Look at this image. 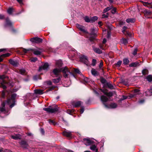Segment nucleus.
<instances>
[{
	"mask_svg": "<svg viewBox=\"0 0 152 152\" xmlns=\"http://www.w3.org/2000/svg\"><path fill=\"white\" fill-rule=\"evenodd\" d=\"M144 101H145L144 100L142 99V100H140L139 101V103L140 104H142V103H143L144 102Z\"/></svg>",
	"mask_w": 152,
	"mask_h": 152,
	"instance_id": "obj_57",
	"label": "nucleus"
},
{
	"mask_svg": "<svg viewBox=\"0 0 152 152\" xmlns=\"http://www.w3.org/2000/svg\"><path fill=\"white\" fill-rule=\"evenodd\" d=\"M123 61V63L125 65L127 64L129 62V61L128 58L124 59Z\"/></svg>",
	"mask_w": 152,
	"mask_h": 152,
	"instance_id": "obj_32",
	"label": "nucleus"
},
{
	"mask_svg": "<svg viewBox=\"0 0 152 152\" xmlns=\"http://www.w3.org/2000/svg\"><path fill=\"white\" fill-rule=\"evenodd\" d=\"M107 15H105V14H103L102 15V17L103 18H106L107 17Z\"/></svg>",
	"mask_w": 152,
	"mask_h": 152,
	"instance_id": "obj_60",
	"label": "nucleus"
},
{
	"mask_svg": "<svg viewBox=\"0 0 152 152\" xmlns=\"http://www.w3.org/2000/svg\"><path fill=\"white\" fill-rule=\"evenodd\" d=\"M62 63L61 61H58L56 62V66L57 67H60L62 65Z\"/></svg>",
	"mask_w": 152,
	"mask_h": 152,
	"instance_id": "obj_19",
	"label": "nucleus"
},
{
	"mask_svg": "<svg viewBox=\"0 0 152 152\" xmlns=\"http://www.w3.org/2000/svg\"><path fill=\"white\" fill-rule=\"evenodd\" d=\"M4 18V15L0 14V19H3Z\"/></svg>",
	"mask_w": 152,
	"mask_h": 152,
	"instance_id": "obj_59",
	"label": "nucleus"
},
{
	"mask_svg": "<svg viewBox=\"0 0 152 152\" xmlns=\"http://www.w3.org/2000/svg\"><path fill=\"white\" fill-rule=\"evenodd\" d=\"M5 78V76L4 75H0V79H4Z\"/></svg>",
	"mask_w": 152,
	"mask_h": 152,
	"instance_id": "obj_56",
	"label": "nucleus"
},
{
	"mask_svg": "<svg viewBox=\"0 0 152 152\" xmlns=\"http://www.w3.org/2000/svg\"><path fill=\"white\" fill-rule=\"evenodd\" d=\"M122 63V61H118L116 64V65L119 66Z\"/></svg>",
	"mask_w": 152,
	"mask_h": 152,
	"instance_id": "obj_46",
	"label": "nucleus"
},
{
	"mask_svg": "<svg viewBox=\"0 0 152 152\" xmlns=\"http://www.w3.org/2000/svg\"><path fill=\"white\" fill-rule=\"evenodd\" d=\"M134 92L135 93V94H131L130 96V97H134V96L136 94H139V90L138 89H135L134 90Z\"/></svg>",
	"mask_w": 152,
	"mask_h": 152,
	"instance_id": "obj_18",
	"label": "nucleus"
},
{
	"mask_svg": "<svg viewBox=\"0 0 152 152\" xmlns=\"http://www.w3.org/2000/svg\"><path fill=\"white\" fill-rule=\"evenodd\" d=\"M103 65V63L102 62H101L99 65V67L100 69H101L102 66Z\"/></svg>",
	"mask_w": 152,
	"mask_h": 152,
	"instance_id": "obj_53",
	"label": "nucleus"
},
{
	"mask_svg": "<svg viewBox=\"0 0 152 152\" xmlns=\"http://www.w3.org/2000/svg\"><path fill=\"white\" fill-rule=\"evenodd\" d=\"M6 82H5L4 80H3V81L1 82V84L2 87L4 89L6 88V86L5 85V84L6 83Z\"/></svg>",
	"mask_w": 152,
	"mask_h": 152,
	"instance_id": "obj_28",
	"label": "nucleus"
},
{
	"mask_svg": "<svg viewBox=\"0 0 152 152\" xmlns=\"http://www.w3.org/2000/svg\"><path fill=\"white\" fill-rule=\"evenodd\" d=\"M93 50L94 52L98 54H101L102 53V51L98 48L93 47Z\"/></svg>",
	"mask_w": 152,
	"mask_h": 152,
	"instance_id": "obj_9",
	"label": "nucleus"
},
{
	"mask_svg": "<svg viewBox=\"0 0 152 152\" xmlns=\"http://www.w3.org/2000/svg\"><path fill=\"white\" fill-rule=\"evenodd\" d=\"M110 8L109 7H107L105 8L104 10V12H105L108 11L110 10Z\"/></svg>",
	"mask_w": 152,
	"mask_h": 152,
	"instance_id": "obj_45",
	"label": "nucleus"
},
{
	"mask_svg": "<svg viewBox=\"0 0 152 152\" xmlns=\"http://www.w3.org/2000/svg\"><path fill=\"white\" fill-rule=\"evenodd\" d=\"M121 42L122 43L124 44H126L128 43V41L126 39L123 38L121 40Z\"/></svg>",
	"mask_w": 152,
	"mask_h": 152,
	"instance_id": "obj_31",
	"label": "nucleus"
},
{
	"mask_svg": "<svg viewBox=\"0 0 152 152\" xmlns=\"http://www.w3.org/2000/svg\"><path fill=\"white\" fill-rule=\"evenodd\" d=\"M76 26L77 28L79 29L80 31L85 33H87L86 31L85 30V27L81 25L77 24H76Z\"/></svg>",
	"mask_w": 152,
	"mask_h": 152,
	"instance_id": "obj_7",
	"label": "nucleus"
},
{
	"mask_svg": "<svg viewBox=\"0 0 152 152\" xmlns=\"http://www.w3.org/2000/svg\"><path fill=\"white\" fill-rule=\"evenodd\" d=\"M101 100L103 102H107L108 100V98L102 95L101 96Z\"/></svg>",
	"mask_w": 152,
	"mask_h": 152,
	"instance_id": "obj_16",
	"label": "nucleus"
},
{
	"mask_svg": "<svg viewBox=\"0 0 152 152\" xmlns=\"http://www.w3.org/2000/svg\"><path fill=\"white\" fill-rule=\"evenodd\" d=\"M61 72H62L64 74V76L65 78L69 77L70 76L73 75V74L70 72V71L66 67L58 69L56 68L53 70L54 74L56 75H58Z\"/></svg>",
	"mask_w": 152,
	"mask_h": 152,
	"instance_id": "obj_1",
	"label": "nucleus"
},
{
	"mask_svg": "<svg viewBox=\"0 0 152 152\" xmlns=\"http://www.w3.org/2000/svg\"><path fill=\"white\" fill-rule=\"evenodd\" d=\"M10 54L9 53H7L6 54H3L0 56V62L2 61L3 60V58H5L8 57L10 56Z\"/></svg>",
	"mask_w": 152,
	"mask_h": 152,
	"instance_id": "obj_11",
	"label": "nucleus"
},
{
	"mask_svg": "<svg viewBox=\"0 0 152 152\" xmlns=\"http://www.w3.org/2000/svg\"><path fill=\"white\" fill-rule=\"evenodd\" d=\"M46 83H47V84L48 85H50L52 84V82L51 81H48L46 82Z\"/></svg>",
	"mask_w": 152,
	"mask_h": 152,
	"instance_id": "obj_54",
	"label": "nucleus"
},
{
	"mask_svg": "<svg viewBox=\"0 0 152 152\" xmlns=\"http://www.w3.org/2000/svg\"><path fill=\"white\" fill-rule=\"evenodd\" d=\"M117 106L116 104L115 103H112L110 104V107L112 108H116Z\"/></svg>",
	"mask_w": 152,
	"mask_h": 152,
	"instance_id": "obj_29",
	"label": "nucleus"
},
{
	"mask_svg": "<svg viewBox=\"0 0 152 152\" xmlns=\"http://www.w3.org/2000/svg\"><path fill=\"white\" fill-rule=\"evenodd\" d=\"M113 95V93L111 92H107V94H106V95L109 96H111Z\"/></svg>",
	"mask_w": 152,
	"mask_h": 152,
	"instance_id": "obj_42",
	"label": "nucleus"
},
{
	"mask_svg": "<svg viewBox=\"0 0 152 152\" xmlns=\"http://www.w3.org/2000/svg\"><path fill=\"white\" fill-rule=\"evenodd\" d=\"M41 132L42 134H44V129H40Z\"/></svg>",
	"mask_w": 152,
	"mask_h": 152,
	"instance_id": "obj_62",
	"label": "nucleus"
},
{
	"mask_svg": "<svg viewBox=\"0 0 152 152\" xmlns=\"http://www.w3.org/2000/svg\"><path fill=\"white\" fill-rule=\"evenodd\" d=\"M16 96V94H12L11 98L8 99L7 102V103L8 104H11L10 106L11 108H12L15 105V99Z\"/></svg>",
	"mask_w": 152,
	"mask_h": 152,
	"instance_id": "obj_3",
	"label": "nucleus"
},
{
	"mask_svg": "<svg viewBox=\"0 0 152 152\" xmlns=\"http://www.w3.org/2000/svg\"><path fill=\"white\" fill-rule=\"evenodd\" d=\"M142 72L143 75H146L147 74V70L146 69H144L142 71Z\"/></svg>",
	"mask_w": 152,
	"mask_h": 152,
	"instance_id": "obj_41",
	"label": "nucleus"
},
{
	"mask_svg": "<svg viewBox=\"0 0 152 152\" xmlns=\"http://www.w3.org/2000/svg\"><path fill=\"white\" fill-rule=\"evenodd\" d=\"M147 79L149 82L152 81V76L149 75L147 77Z\"/></svg>",
	"mask_w": 152,
	"mask_h": 152,
	"instance_id": "obj_34",
	"label": "nucleus"
},
{
	"mask_svg": "<svg viewBox=\"0 0 152 152\" xmlns=\"http://www.w3.org/2000/svg\"><path fill=\"white\" fill-rule=\"evenodd\" d=\"M30 41L34 43H38L42 42V39L39 37H34L31 38Z\"/></svg>",
	"mask_w": 152,
	"mask_h": 152,
	"instance_id": "obj_5",
	"label": "nucleus"
},
{
	"mask_svg": "<svg viewBox=\"0 0 152 152\" xmlns=\"http://www.w3.org/2000/svg\"><path fill=\"white\" fill-rule=\"evenodd\" d=\"M106 42V39H103V41H102V43L103 44H105V43Z\"/></svg>",
	"mask_w": 152,
	"mask_h": 152,
	"instance_id": "obj_61",
	"label": "nucleus"
},
{
	"mask_svg": "<svg viewBox=\"0 0 152 152\" xmlns=\"http://www.w3.org/2000/svg\"><path fill=\"white\" fill-rule=\"evenodd\" d=\"M82 104L80 101H78L77 102H74L72 104L75 107H77L80 106Z\"/></svg>",
	"mask_w": 152,
	"mask_h": 152,
	"instance_id": "obj_10",
	"label": "nucleus"
},
{
	"mask_svg": "<svg viewBox=\"0 0 152 152\" xmlns=\"http://www.w3.org/2000/svg\"><path fill=\"white\" fill-rule=\"evenodd\" d=\"M6 26H11L12 24V23L9 20V19L8 18L6 19Z\"/></svg>",
	"mask_w": 152,
	"mask_h": 152,
	"instance_id": "obj_26",
	"label": "nucleus"
},
{
	"mask_svg": "<svg viewBox=\"0 0 152 152\" xmlns=\"http://www.w3.org/2000/svg\"><path fill=\"white\" fill-rule=\"evenodd\" d=\"M98 18L96 16H94L91 18V22H94L95 20H97Z\"/></svg>",
	"mask_w": 152,
	"mask_h": 152,
	"instance_id": "obj_33",
	"label": "nucleus"
},
{
	"mask_svg": "<svg viewBox=\"0 0 152 152\" xmlns=\"http://www.w3.org/2000/svg\"><path fill=\"white\" fill-rule=\"evenodd\" d=\"M139 65V63L137 62H132L129 65L130 67H135Z\"/></svg>",
	"mask_w": 152,
	"mask_h": 152,
	"instance_id": "obj_22",
	"label": "nucleus"
},
{
	"mask_svg": "<svg viewBox=\"0 0 152 152\" xmlns=\"http://www.w3.org/2000/svg\"><path fill=\"white\" fill-rule=\"evenodd\" d=\"M11 137L14 140H18L21 138V136L20 134H17L12 136Z\"/></svg>",
	"mask_w": 152,
	"mask_h": 152,
	"instance_id": "obj_15",
	"label": "nucleus"
},
{
	"mask_svg": "<svg viewBox=\"0 0 152 152\" xmlns=\"http://www.w3.org/2000/svg\"><path fill=\"white\" fill-rule=\"evenodd\" d=\"M18 1L20 4H22V0H17Z\"/></svg>",
	"mask_w": 152,
	"mask_h": 152,
	"instance_id": "obj_63",
	"label": "nucleus"
},
{
	"mask_svg": "<svg viewBox=\"0 0 152 152\" xmlns=\"http://www.w3.org/2000/svg\"><path fill=\"white\" fill-rule=\"evenodd\" d=\"M116 12V10L115 8H113L112 11H111V12L113 14H114L115 13V12Z\"/></svg>",
	"mask_w": 152,
	"mask_h": 152,
	"instance_id": "obj_47",
	"label": "nucleus"
},
{
	"mask_svg": "<svg viewBox=\"0 0 152 152\" xmlns=\"http://www.w3.org/2000/svg\"><path fill=\"white\" fill-rule=\"evenodd\" d=\"M84 143L86 145H89L93 144L94 142L89 139H83Z\"/></svg>",
	"mask_w": 152,
	"mask_h": 152,
	"instance_id": "obj_6",
	"label": "nucleus"
},
{
	"mask_svg": "<svg viewBox=\"0 0 152 152\" xmlns=\"http://www.w3.org/2000/svg\"><path fill=\"white\" fill-rule=\"evenodd\" d=\"M84 81L86 83L88 82V79L87 78L84 77Z\"/></svg>",
	"mask_w": 152,
	"mask_h": 152,
	"instance_id": "obj_58",
	"label": "nucleus"
},
{
	"mask_svg": "<svg viewBox=\"0 0 152 152\" xmlns=\"http://www.w3.org/2000/svg\"><path fill=\"white\" fill-rule=\"evenodd\" d=\"M63 134L64 136L69 137H71L72 135L71 132H68L66 131L64 132H63Z\"/></svg>",
	"mask_w": 152,
	"mask_h": 152,
	"instance_id": "obj_13",
	"label": "nucleus"
},
{
	"mask_svg": "<svg viewBox=\"0 0 152 152\" xmlns=\"http://www.w3.org/2000/svg\"><path fill=\"white\" fill-rule=\"evenodd\" d=\"M107 86L108 87L111 89H113L114 88L113 86L111 84H108Z\"/></svg>",
	"mask_w": 152,
	"mask_h": 152,
	"instance_id": "obj_40",
	"label": "nucleus"
},
{
	"mask_svg": "<svg viewBox=\"0 0 152 152\" xmlns=\"http://www.w3.org/2000/svg\"><path fill=\"white\" fill-rule=\"evenodd\" d=\"M96 60L95 59H93L92 61V65L94 66L96 63Z\"/></svg>",
	"mask_w": 152,
	"mask_h": 152,
	"instance_id": "obj_44",
	"label": "nucleus"
},
{
	"mask_svg": "<svg viewBox=\"0 0 152 152\" xmlns=\"http://www.w3.org/2000/svg\"><path fill=\"white\" fill-rule=\"evenodd\" d=\"M12 12V8H9L7 10V12L8 14H11Z\"/></svg>",
	"mask_w": 152,
	"mask_h": 152,
	"instance_id": "obj_38",
	"label": "nucleus"
},
{
	"mask_svg": "<svg viewBox=\"0 0 152 152\" xmlns=\"http://www.w3.org/2000/svg\"><path fill=\"white\" fill-rule=\"evenodd\" d=\"M99 46L101 49L103 50H105L106 48V45L104 44H103V43L100 44L99 45Z\"/></svg>",
	"mask_w": 152,
	"mask_h": 152,
	"instance_id": "obj_25",
	"label": "nucleus"
},
{
	"mask_svg": "<svg viewBox=\"0 0 152 152\" xmlns=\"http://www.w3.org/2000/svg\"><path fill=\"white\" fill-rule=\"evenodd\" d=\"M82 60L83 61V62H84L85 63H87L88 61V60L87 57L85 56H83L81 57Z\"/></svg>",
	"mask_w": 152,
	"mask_h": 152,
	"instance_id": "obj_21",
	"label": "nucleus"
},
{
	"mask_svg": "<svg viewBox=\"0 0 152 152\" xmlns=\"http://www.w3.org/2000/svg\"><path fill=\"white\" fill-rule=\"evenodd\" d=\"M31 50L33 53L34 54L36 55H41V53L44 50L42 48H37L35 49H26L23 48V51L25 53H26L28 51Z\"/></svg>",
	"mask_w": 152,
	"mask_h": 152,
	"instance_id": "obj_2",
	"label": "nucleus"
},
{
	"mask_svg": "<svg viewBox=\"0 0 152 152\" xmlns=\"http://www.w3.org/2000/svg\"><path fill=\"white\" fill-rule=\"evenodd\" d=\"M84 108L83 107H82V108L80 110V112L81 113H83L84 111Z\"/></svg>",
	"mask_w": 152,
	"mask_h": 152,
	"instance_id": "obj_52",
	"label": "nucleus"
},
{
	"mask_svg": "<svg viewBox=\"0 0 152 152\" xmlns=\"http://www.w3.org/2000/svg\"><path fill=\"white\" fill-rule=\"evenodd\" d=\"M19 72L22 75L24 74L25 73V70L23 69L20 70Z\"/></svg>",
	"mask_w": 152,
	"mask_h": 152,
	"instance_id": "obj_37",
	"label": "nucleus"
},
{
	"mask_svg": "<svg viewBox=\"0 0 152 152\" xmlns=\"http://www.w3.org/2000/svg\"><path fill=\"white\" fill-rule=\"evenodd\" d=\"M84 19L85 21L87 22H91V18H89L87 16H86L84 17Z\"/></svg>",
	"mask_w": 152,
	"mask_h": 152,
	"instance_id": "obj_30",
	"label": "nucleus"
},
{
	"mask_svg": "<svg viewBox=\"0 0 152 152\" xmlns=\"http://www.w3.org/2000/svg\"><path fill=\"white\" fill-rule=\"evenodd\" d=\"M58 107L56 105L55 106V107L53 108H51V106H49V107L47 108H44L43 110L49 113H54L58 110Z\"/></svg>",
	"mask_w": 152,
	"mask_h": 152,
	"instance_id": "obj_4",
	"label": "nucleus"
},
{
	"mask_svg": "<svg viewBox=\"0 0 152 152\" xmlns=\"http://www.w3.org/2000/svg\"><path fill=\"white\" fill-rule=\"evenodd\" d=\"M126 21L128 23H133L135 21V19L134 18H128L126 20Z\"/></svg>",
	"mask_w": 152,
	"mask_h": 152,
	"instance_id": "obj_24",
	"label": "nucleus"
},
{
	"mask_svg": "<svg viewBox=\"0 0 152 152\" xmlns=\"http://www.w3.org/2000/svg\"><path fill=\"white\" fill-rule=\"evenodd\" d=\"M30 60L31 62H35L37 60V58L36 57H33L31 58Z\"/></svg>",
	"mask_w": 152,
	"mask_h": 152,
	"instance_id": "obj_36",
	"label": "nucleus"
},
{
	"mask_svg": "<svg viewBox=\"0 0 152 152\" xmlns=\"http://www.w3.org/2000/svg\"><path fill=\"white\" fill-rule=\"evenodd\" d=\"M91 73L92 75L95 76L97 75V72L94 69H92Z\"/></svg>",
	"mask_w": 152,
	"mask_h": 152,
	"instance_id": "obj_35",
	"label": "nucleus"
},
{
	"mask_svg": "<svg viewBox=\"0 0 152 152\" xmlns=\"http://www.w3.org/2000/svg\"><path fill=\"white\" fill-rule=\"evenodd\" d=\"M90 148L93 151H97V149L96 148V146L94 145H91L90 146Z\"/></svg>",
	"mask_w": 152,
	"mask_h": 152,
	"instance_id": "obj_27",
	"label": "nucleus"
},
{
	"mask_svg": "<svg viewBox=\"0 0 152 152\" xmlns=\"http://www.w3.org/2000/svg\"><path fill=\"white\" fill-rule=\"evenodd\" d=\"M74 71L77 73H80V71L79 70L77 69H75Z\"/></svg>",
	"mask_w": 152,
	"mask_h": 152,
	"instance_id": "obj_50",
	"label": "nucleus"
},
{
	"mask_svg": "<svg viewBox=\"0 0 152 152\" xmlns=\"http://www.w3.org/2000/svg\"><path fill=\"white\" fill-rule=\"evenodd\" d=\"M48 63H45L43 66H42L39 67V70L40 71L41 70L43 69L44 70H46L47 69L48 67Z\"/></svg>",
	"mask_w": 152,
	"mask_h": 152,
	"instance_id": "obj_12",
	"label": "nucleus"
},
{
	"mask_svg": "<svg viewBox=\"0 0 152 152\" xmlns=\"http://www.w3.org/2000/svg\"><path fill=\"white\" fill-rule=\"evenodd\" d=\"M127 28V27L126 26H124L123 28V30H122V32L123 33H124L126 30V29Z\"/></svg>",
	"mask_w": 152,
	"mask_h": 152,
	"instance_id": "obj_55",
	"label": "nucleus"
},
{
	"mask_svg": "<svg viewBox=\"0 0 152 152\" xmlns=\"http://www.w3.org/2000/svg\"><path fill=\"white\" fill-rule=\"evenodd\" d=\"M110 34H111V33H110V31H107V38H109L110 37Z\"/></svg>",
	"mask_w": 152,
	"mask_h": 152,
	"instance_id": "obj_51",
	"label": "nucleus"
},
{
	"mask_svg": "<svg viewBox=\"0 0 152 152\" xmlns=\"http://www.w3.org/2000/svg\"><path fill=\"white\" fill-rule=\"evenodd\" d=\"M137 49H135L133 53V54L134 56L135 55L137 54Z\"/></svg>",
	"mask_w": 152,
	"mask_h": 152,
	"instance_id": "obj_49",
	"label": "nucleus"
},
{
	"mask_svg": "<svg viewBox=\"0 0 152 152\" xmlns=\"http://www.w3.org/2000/svg\"><path fill=\"white\" fill-rule=\"evenodd\" d=\"M5 94L4 91H3L1 93V96L3 98H4L5 97Z\"/></svg>",
	"mask_w": 152,
	"mask_h": 152,
	"instance_id": "obj_48",
	"label": "nucleus"
},
{
	"mask_svg": "<svg viewBox=\"0 0 152 152\" xmlns=\"http://www.w3.org/2000/svg\"><path fill=\"white\" fill-rule=\"evenodd\" d=\"M61 78L59 77L58 78L53 79L52 80L53 82L55 83H57L60 81Z\"/></svg>",
	"mask_w": 152,
	"mask_h": 152,
	"instance_id": "obj_20",
	"label": "nucleus"
},
{
	"mask_svg": "<svg viewBox=\"0 0 152 152\" xmlns=\"http://www.w3.org/2000/svg\"><path fill=\"white\" fill-rule=\"evenodd\" d=\"M143 4L144 6H147L149 8V7L150 6V3L145 2H143Z\"/></svg>",
	"mask_w": 152,
	"mask_h": 152,
	"instance_id": "obj_39",
	"label": "nucleus"
},
{
	"mask_svg": "<svg viewBox=\"0 0 152 152\" xmlns=\"http://www.w3.org/2000/svg\"><path fill=\"white\" fill-rule=\"evenodd\" d=\"M49 123L52 124L53 125H55L56 124L55 122L54 121L52 120H49Z\"/></svg>",
	"mask_w": 152,
	"mask_h": 152,
	"instance_id": "obj_43",
	"label": "nucleus"
},
{
	"mask_svg": "<svg viewBox=\"0 0 152 152\" xmlns=\"http://www.w3.org/2000/svg\"><path fill=\"white\" fill-rule=\"evenodd\" d=\"M6 49H0V52L4 51H6Z\"/></svg>",
	"mask_w": 152,
	"mask_h": 152,
	"instance_id": "obj_64",
	"label": "nucleus"
},
{
	"mask_svg": "<svg viewBox=\"0 0 152 152\" xmlns=\"http://www.w3.org/2000/svg\"><path fill=\"white\" fill-rule=\"evenodd\" d=\"M35 93L37 94H42L43 93V91L41 89H37L34 91Z\"/></svg>",
	"mask_w": 152,
	"mask_h": 152,
	"instance_id": "obj_23",
	"label": "nucleus"
},
{
	"mask_svg": "<svg viewBox=\"0 0 152 152\" xmlns=\"http://www.w3.org/2000/svg\"><path fill=\"white\" fill-rule=\"evenodd\" d=\"M20 145L23 148H26L28 146V144L26 142L24 141H22L20 143Z\"/></svg>",
	"mask_w": 152,
	"mask_h": 152,
	"instance_id": "obj_14",
	"label": "nucleus"
},
{
	"mask_svg": "<svg viewBox=\"0 0 152 152\" xmlns=\"http://www.w3.org/2000/svg\"><path fill=\"white\" fill-rule=\"evenodd\" d=\"M5 105V104L4 102H3L1 104L0 108V113H1V112L5 111V110L4 108Z\"/></svg>",
	"mask_w": 152,
	"mask_h": 152,
	"instance_id": "obj_17",
	"label": "nucleus"
},
{
	"mask_svg": "<svg viewBox=\"0 0 152 152\" xmlns=\"http://www.w3.org/2000/svg\"><path fill=\"white\" fill-rule=\"evenodd\" d=\"M9 62L11 64L15 66H17L18 65V63L16 60H14L11 59L9 60Z\"/></svg>",
	"mask_w": 152,
	"mask_h": 152,
	"instance_id": "obj_8",
	"label": "nucleus"
}]
</instances>
